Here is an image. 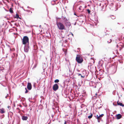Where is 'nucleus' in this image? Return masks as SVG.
Returning <instances> with one entry per match:
<instances>
[{
	"mask_svg": "<svg viewBox=\"0 0 124 124\" xmlns=\"http://www.w3.org/2000/svg\"><path fill=\"white\" fill-rule=\"evenodd\" d=\"M82 74L83 75H86V74H86V71H83L82 72Z\"/></svg>",
	"mask_w": 124,
	"mask_h": 124,
	"instance_id": "nucleus-19",
	"label": "nucleus"
},
{
	"mask_svg": "<svg viewBox=\"0 0 124 124\" xmlns=\"http://www.w3.org/2000/svg\"><path fill=\"white\" fill-rule=\"evenodd\" d=\"M56 25L59 30H66L65 25L62 23L60 22H57Z\"/></svg>",
	"mask_w": 124,
	"mask_h": 124,
	"instance_id": "nucleus-1",
	"label": "nucleus"
},
{
	"mask_svg": "<svg viewBox=\"0 0 124 124\" xmlns=\"http://www.w3.org/2000/svg\"><path fill=\"white\" fill-rule=\"evenodd\" d=\"M29 12H30L31 13H32V12L31 11H30V10H29L28 11H27Z\"/></svg>",
	"mask_w": 124,
	"mask_h": 124,
	"instance_id": "nucleus-26",
	"label": "nucleus"
},
{
	"mask_svg": "<svg viewBox=\"0 0 124 124\" xmlns=\"http://www.w3.org/2000/svg\"><path fill=\"white\" fill-rule=\"evenodd\" d=\"M122 117V115L120 114H118L116 115V118L117 119H119Z\"/></svg>",
	"mask_w": 124,
	"mask_h": 124,
	"instance_id": "nucleus-10",
	"label": "nucleus"
},
{
	"mask_svg": "<svg viewBox=\"0 0 124 124\" xmlns=\"http://www.w3.org/2000/svg\"><path fill=\"white\" fill-rule=\"evenodd\" d=\"M59 82V80L58 79L55 80L54 81V82L55 83H58Z\"/></svg>",
	"mask_w": 124,
	"mask_h": 124,
	"instance_id": "nucleus-16",
	"label": "nucleus"
},
{
	"mask_svg": "<svg viewBox=\"0 0 124 124\" xmlns=\"http://www.w3.org/2000/svg\"><path fill=\"white\" fill-rule=\"evenodd\" d=\"M91 59H92V58H91Z\"/></svg>",
	"mask_w": 124,
	"mask_h": 124,
	"instance_id": "nucleus-32",
	"label": "nucleus"
},
{
	"mask_svg": "<svg viewBox=\"0 0 124 124\" xmlns=\"http://www.w3.org/2000/svg\"><path fill=\"white\" fill-rule=\"evenodd\" d=\"M64 42L65 43H67V40H64Z\"/></svg>",
	"mask_w": 124,
	"mask_h": 124,
	"instance_id": "nucleus-24",
	"label": "nucleus"
},
{
	"mask_svg": "<svg viewBox=\"0 0 124 124\" xmlns=\"http://www.w3.org/2000/svg\"><path fill=\"white\" fill-rule=\"evenodd\" d=\"M28 119V117L26 116H22V119L23 120H26V121Z\"/></svg>",
	"mask_w": 124,
	"mask_h": 124,
	"instance_id": "nucleus-9",
	"label": "nucleus"
},
{
	"mask_svg": "<svg viewBox=\"0 0 124 124\" xmlns=\"http://www.w3.org/2000/svg\"><path fill=\"white\" fill-rule=\"evenodd\" d=\"M117 103L118 105H120L123 107L124 106V104H123L122 103H121L120 102H119L118 101L117 102Z\"/></svg>",
	"mask_w": 124,
	"mask_h": 124,
	"instance_id": "nucleus-12",
	"label": "nucleus"
},
{
	"mask_svg": "<svg viewBox=\"0 0 124 124\" xmlns=\"http://www.w3.org/2000/svg\"><path fill=\"white\" fill-rule=\"evenodd\" d=\"M19 17V15L17 14H16V15L15 18H18Z\"/></svg>",
	"mask_w": 124,
	"mask_h": 124,
	"instance_id": "nucleus-17",
	"label": "nucleus"
},
{
	"mask_svg": "<svg viewBox=\"0 0 124 124\" xmlns=\"http://www.w3.org/2000/svg\"><path fill=\"white\" fill-rule=\"evenodd\" d=\"M9 12L11 13H13V11L11 8H10L9 10Z\"/></svg>",
	"mask_w": 124,
	"mask_h": 124,
	"instance_id": "nucleus-14",
	"label": "nucleus"
},
{
	"mask_svg": "<svg viewBox=\"0 0 124 124\" xmlns=\"http://www.w3.org/2000/svg\"><path fill=\"white\" fill-rule=\"evenodd\" d=\"M63 51L65 53H66V50H65V49H63Z\"/></svg>",
	"mask_w": 124,
	"mask_h": 124,
	"instance_id": "nucleus-22",
	"label": "nucleus"
},
{
	"mask_svg": "<svg viewBox=\"0 0 124 124\" xmlns=\"http://www.w3.org/2000/svg\"><path fill=\"white\" fill-rule=\"evenodd\" d=\"M123 90H124V88H123Z\"/></svg>",
	"mask_w": 124,
	"mask_h": 124,
	"instance_id": "nucleus-31",
	"label": "nucleus"
},
{
	"mask_svg": "<svg viewBox=\"0 0 124 124\" xmlns=\"http://www.w3.org/2000/svg\"><path fill=\"white\" fill-rule=\"evenodd\" d=\"M27 88L28 90H30L32 88V85L31 83H27Z\"/></svg>",
	"mask_w": 124,
	"mask_h": 124,
	"instance_id": "nucleus-7",
	"label": "nucleus"
},
{
	"mask_svg": "<svg viewBox=\"0 0 124 124\" xmlns=\"http://www.w3.org/2000/svg\"><path fill=\"white\" fill-rule=\"evenodd\" d=\"M24 50L25 52H27L29 50V47L27 46H25L24 47Z\"/></svg>",
	"mask_w": 124,
	"mask_h": 124,
	"instance_id": "nucleus-8",
	"label": "nucleus"
},
{
	"mask_svg": "<svg viewBox=\"0 0 124 124\" xmlns=\"http://www.w3.org/2000/svg\"><path fill=\"white\" fill-rule=\"evenodd\" d=\"M0 112L2 114L4 113L5 112L4 109L3 108H2L0 109Z\"/></svg>",
	"mask_w": 124,
	"mask_h": 124,
	"instance_id": "nucleus-11",
	"label": "nucleus"
},
{
	"mask_svg": "<svg viewBox=\"0 0 124 124\" xmlns=\"http://www.w3.org/2000/svg\"><path fill=\"white\" fill-rule=\"evenodd\" d=\"M36 66H35V67H36Z\"/></svg>",
	"mask_w": 124,
	"mask_h": 124,
	"instance_id": "nucleus-30",
	"label": "nucleus"
},
{
	"mask_svg": "<svg viewBox=\"0 0 124 124\" xmlns=\"http://www.w3.org/2000/svg\"><path fill=\"white\" fill-rule=\"evenodd\" d=\"M62 19L64 22L65 23L66 26H67V24L69 26H70L71 25L70 23L67 22V21H68V20L66 17H63L62 18Z\"/></svg>",
	"mask_w": 124,
	"mask_h": 124,
	"instance_id": "nucleus-5",
	"label": "nucleus"
},
{
	"mask_svg": "<svg viewBox=\"0 0 124 124\" xmlns=\"http://www.w3.org/2000/svg\"><path fill=\"white\" fill-rule=\"evenodd\" d=\"M112 17H114V16H111V18L112 19H115V17H113V18H112Z\"/></svg>",
	"mask_w": 124,
	"mask_h": 124,
	"instance_id": "nucleus-25",
	"label": "nucleus"
},
{
	"mask_svg": "<svg viewBox=\"0 0 124 124\" xmlns=\"http://www.w3.org/2000/svg\"><path fill=\"white\" fill-rule=\"evenodd\" d=\"M66 121H65L64 123V124H66Z\"/></svg>",
	"mask_w": 124,
	"mask_h": 124,
	"instance_id": "nucleus-27",
	"label": "nucleus"
},
{
	"mask_svg": "<svg viewBox=\"0 0 124 124\" xmlns=\"http://www.w3.org/2000/svg\"><path fill=\"white\" fill-rule=\"evenodd\" d=\"M87 11L89 14H90L91 11L89 9H87Z\"/></svg>",
	"mask_w": 124,
	"mask_h": 124,
	"instance_id": "nucleus-20",
	"label": "nucleus"
},
{
	"mask_svg": "<svg viewBox=\"0 0 124 124\" xmlns=\"http://www.w3.org/2000/svg\"><path fill=\"white\" fill-rule=\"evenodd\" d=\"M93 116V114H91V115L90 116H88V118L89 119H90Z\"/></svg>",
	"mask_w": 124,
	"mask_h": 124,
	"instance_id": "nucleus-15",
	"label": "nucleus"
},
{
	"mask_svg": "<svg viewBox=\"0 0 124 124\" xmlns=\"http://www.w3.org/2000/svg\"><path fill=\"white\" fill-rule=\"evenodd\" d=\"M82 6H80L79 7V9L80 11L82 10Z\"/></svg>",
	"mask_w": 124,
	"mask_h": 124,
	"instance_id": "nucleus-18",
	"label": "nucleus"
},
{
	"mask_svg": "<svg viewBox=\"0 0 124 124\" xmlns=\"http://www.w3.org/2000/svg\"><path fill=\"white\" fill-rule=\"evenodd\" d=\"M25 90H26V91L25 92V93H27L28 92V91L27 90V88H25Z\"/></svg>",
	"mask_w": 124,
	"mask_h": 124,
	"instance_id": "nucleus-21",
	"label": "nucleus"
},
{
	"mask_svg": "<svg viewBox=\"0 0 124 124\" xmlns=\"http://www.w3.org/2000/svg\"><path fill=\"white\" fill-rule=\"evenodd\" d=\"M76 60L78 63H81L83 61V60L82 57L79 55H77Z\"/></svg>",
	"mask_w": 124,
	"mask_h": 124,
	"instance_id": "nucleus-3",
	"label": "nucleus"
},
{
	"mask_svg": "<svg viewBox=\"0 0 124 124\" xmlns=\"http://www.w3.org/2000/svg\"><path fill=\"white\" fill-rule=\"evenodd\" d=\"M29 38L27 36H24L22 39L23 44L24 45L26 44L29 45Z\"/></svg>",
	"mask_w": 124,
	"mask_h": 124,
	"instance_id": "nucleus-2",
	"label": "nucleus"
},
{
	"mask_svg": "<svg viewBox=\"0 0 124 124\" xmlns=\"http://www.w3.org/2000/svg\"><path fill=\"white\" fill-rule=\"evenodd\" d=\"M104 116V114H101V115H95V117L97 119L98 122H100V121L102 119V118Z\"/></svg>",
	"mask_w": 124,
	"mask_h": 124,
	"instance_id": "nucleus-4",
	"label": "nucleus"
},
{
	"mask_svg": "<svg viewBox=\"0 0 124 124\" xmlns=\"http://www.w3.org/2000/svg\"><path fill=\"white\" fill-rule=\"evenodd\" d=\"M111 41V39H109V41H108V42H109V43H110Z\"/></svg>",
	"mask_w": 124,
	"mask_h": 124,
	"instance_id": "nucleus-23",
	"label": "nucleus"
},
{
	"mask_svg": "<svg viewBox=\"0 0 124 124\" xmlns=\"http://www.w3.org/2000/svg\"><path fill=\"white\" fill-rule=\"evenodd\" d=\"M78 76H81V77L82 78H84L85 76V75L82 74V75L81 74H79V73H78Z\"/></svg>",
	"mask_w": 124,
	"mask_h": 124,
	"instance_id": "nucleus-13",
	"label": "nucleus"
},
{
	"mask_svg": "<svg viewBox=\"0 0 124 124\" xmlns=\"http://www.w3.org/2000/svg\"><path fill=\"white\" fill-rule=\"evenodd\" d=\"M116 52H117V50H116Z\"/></svg>",
	"mask_w": 124,
	"mask_h": 124,
	"instance_id": "nucleus-29",
	"label": "nucleus"
},
{
	"mask_svg": "<svg viewBox=\"0 0 124 124\" xmlns=\"http://www.w3.org/2000/svg\"><path fill=\"white\" fill-rule=\"evenodd\" d=\"M59 88V86L56 84H55L53 85V90L54 91H56Z\"/></svg>",
	"mask_w": 124,
	"mask_h": 124,
	"instance_id": "nucleus-6",
	"label": "nucleus"
},
{
	"mask_svg": "<svg viewBox=\"0 0 124 124\" xmlns=\"http://www.w3.org/2000/svg\"><path fill=\"white\" fill-rule=\"evenodd\" d=\"M71 34H72V35L73 36V34L72 33H71Z\"/></svg>",
	"mask_w": 124,
	"mask_h": 124,
	"instance_id": "nucleus-28",
	"label": "nucleus"
}]
</instances>
